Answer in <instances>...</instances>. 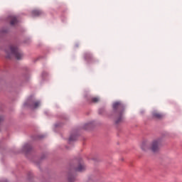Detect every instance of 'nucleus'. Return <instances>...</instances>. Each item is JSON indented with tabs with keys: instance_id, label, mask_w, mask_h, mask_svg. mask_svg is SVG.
Wrapping results in <instances>:
<instances>
[{
	"instance_id": "1",
	"label": "nucleus",
	"mask_w": 182,
	"mask_h": 182,
	"mask_svg": "<svg viewBox=\"0 0 182 182\" xmlns=\"http://www.w3.org/2000/svg\"><path fill=\"white\" fill-rule=\"evenodd\" d=\"M124 110L126 105L121 101H117L112 104V117L116 119L115 124H120L124 122Z\"/></svg>"
},
{
	"instance_id": "2",
	"label": "nucleus",
	"mask_w": 182,
	"mask_h": 182,
	"mask_svg": "<svg viewBox=\"0 0 182 182\" xmlns=\"http://www.w3.org/2000/svg\"><path fill=\"white\" fill-rule=\"evenodd\" d=\"M4 50L6 53V59H12L13 58H15L17 60H22V59H23V52H22L17 46H9L8 48H6Z\"/></svg>"
},
{
	"instance_id": "3",
	"label": "nucleus",
	"mask_w": 182,
	"mask_h": 182,
	"mask_svg": "<svg viewBox=\"0 0 182 182\" xmlns=\"http://www.w3.org/2000/svg\"><path fill=\"white\" fill-rule=\"evenodd\" d=\"M161 146V139L153 140L151 143L143 141L141 146V150L144 151H152V153H159Z\"/></svg>"
},
{
	"instance_id": "4",
	"label": "nucleus",
	"mask_w": 182,
	"mask_h": 182,
	"mask_svg": "<svg viewBox=\"0 0 182 182\" xmlns=\"http://www.w3.org/2000/svg\"><path fill=\"white\" fill-rule=\"evenodd\" d=\"M23 106L29 109H38V107L41 106V101L36 100L33 96H31L28 98L26 102H24Z\"/></svg>"
},
{
	"instance_id": "5",
	"label": "nucleus",
	"mask_w": 182,
	"mask_h": 182,
	"mask_svg": "<svg viewBox=\"0 0 182 182\" xmlns=\"http://www.w3.org/2000/svg\"><path fill=\"white\" fill-rule=\"evenodd\" d=\"M84 59L87 63H93V62H95L93 54L90 52H86L84 53Z\"/></svg>"
},
{
	"instance_id": "6",
	"label": "nucleus",
	"mask_w": 182,
	"mask_h": 182,
	"mask_svg": "<svg viewBox=\"0 0 182 182\" xmlns=\"http://www.w3.org/2000/svg\"><path fill=\"white\" fill-rule=\"evenodd\" d=\"M22 151L25 153L26 156H28L32 151V145L29 143L24 144L22 147Z\"/></svg>"
},
{
	"instance_id": "7",
	"label": "nucleus",
	"mask_w": 182,
	"mask_h": 182,
	"mask_svg": "<svg viewBox=\"0 0 182 182\" xmlns=\"http://www.w3.org/2000/svg\"><path fill=\"white\" fill-rule=\"evenodd\" d=\"M23 80L24 82H28L31 78V75L29 74V69L28 68H26V71L22 75Z\"/></svg>"
},
{
	"instance_id": "8",
	"label": "nucleus",
	"mask_w": 182,
	"mask_h": 182,
	"mask_svg": "<svg viewBox=\"0 0 182 182\" xmlns=\"http://www.w3.org/2000/svg\"><path fill=\"white\" fill-rule=\"evenodd\" d=\"M77 140V132L71 134L68 139V144H70L73 141H76Z\"/></svg>"
},
{
	"instance_id": "9",
	"label": "nucleus",
	"mask_w": 182,
	"mask_h": 182,
	"mask_svg": "<svg viewBox=\"0 0 182 182\" xmlns=\"http://www.w3.org/2000/svg\"><path fill=\"white\" fill-rule=\"evenodd\" d=\"M95 127V124L93 122H87L83 126L84 130H92Z\"/></svg>"
},
{
	"instance_id": "10",
	"label": "nucleus",
	"mask_w": 182,
	"mask_h": 182,
	"mask_svg": "<svg viewBox=\"0 0 182 182\" xmlns=\"http://www.w3.org/2000/svg\"><path fill=\"white\" fill-rule=\"evenodd\" d=\"M31 15L33 17L41 16V15H43V11H42V10H33L31 11Z\"/></svg>"
},
{
	"instance_id": "11",
	"label": "nucleus",
	"mask_w": 182,
	"mask_h": 182,
	"mask_svg": "<svg viewBox=\"0 0 182 182\" xmlns=\"http://www.w3.org/2000/svg\"><path fill=\"white\" fill-rule=\"evenodd\" d=\"M9 19H11L10 24L11 26H14V25H16V23H18V17L15 16H10Z\"/></svg>"
},
{
	"instance_id": "12",
	"label": "nucleus",
	"mask_w": 182,
	"mask_h": 182,
	"mask_svg": "<svg viewBox=\"0 0 182 182\" xmlns=\"http://www.w3.org/2000/svg\"><path fill=\"white\" fill-rule=\"evenodd\" d=\"M86 170V166L82 164H80L77 168H75V171H78L79 173H82Z\"/></svg>"
},
{
	"instance_id": "13",
	"label": "nucleus",
	"mask_w": 182,
	"mask_h": 182,
	"mask_svg": "<svg viewBox=\"0 0 182 182\" xmlns=\"http://www.w3.org/2000/svg\"><path fill=\"white\" fill-rule=\"evenodd\" d=\"M68 182H75L76 181V175L75 173L70 172L68 177Z\"/></svg>"
},
{
	"instance_id": "14",
	"label": "nucleus",
	"mask_w": 182,
	"mask_h": 182,
	"mask_svg": "<svg viewBox=\"0 0 182 182\" xmlns=\"http://www.w3.org/2000/svg\"><path fill=\"white\" fill-rule=\"evenodd\" d=\"M90 103H99L100 102V97H91L90 100H88Z\"/></svg>"
},
{
	"instance_id": "15",
	"label": "nucleus",
	"mask_w": 182,
	"mask_h": 182,
	"mask_svg": "<svg viewBox=\"0 0 182 182\" xmlns=\"http://www.w3.org/2000/svg\"><path fill=\"white\" fill-rule=\"evenodd\" d=\"M152 116L153 117H154L155 119H162L163 117V114L157 112L156 111H154L152 112Z\"/></svg>"
},
{
	"instance_id": "16",
	"label": "nucleus",
	"mask_w": 182,
	"mask_h": 182,
	"mask_svg": "<svg viewBox=\"0 0 182 182\" xmlns=\"http://www.w3.org/2000/svg\"><path fill=\"white\" fill-rule=\"evenodd\" d=\"M44 137H46V135H45V134L36 135L34 137V140H39V139H44Z\"/></svg>"
},
{
	"instance_id": "17",
	"label": "nucleus",
	"mask_w": 182,
	"mask_h": 182,
	"mask_svg": "<svg viewBox=\"0 0 182 182\" xmlns=\"http://www.w3.org/2000/svg\"><path fill=\"white\" fill-rule=\"evenodd\" d=\"M5 33H8V29L4 28L1 30L0 35H5Z\"/></svg>"
},
{
	"instance_id": "18",
	"label": "nucleus",
	"mask_w": 182,
	"mask_h": 182,
	"mask_svg": "<svg viewBox=\"0 0 182 182\" xmlns=\"http://www.w3.org/2000/svg\"><path fill=\"white\" fill-rule=\"evenodd\" d=\"M105 108H100V109L98 110V114H103V113H105Z\"/></svg>"
},
{
	"instance_id": "19",
	"label": "nucleus",
	"mask_w": 182,
	"mask_h": 182,
	"mask_svg": "<svg viewBox=\"0 0 182 182\" xmlns=\"http://www.w3.org/2000/svg\"><path fill=\"white\" fill-rule=\"evenodd\" d=\"M62 126H63V124L60 123V122H58L55 124V127L58 128V127H62Z\"/></svg>"
},
{
	"instance_id": "20",
	"label": "nucleus",
	"mask_w": 182,
	"mask_h": 182,
	"mask_svg": "<svg viewBox=\"0 0 182 182\" xmlns=\"http://www.w3.org/2000/svg\"><path fill=\"white\" fill-rule=\"evenodd\" d=\"M48 155L46 154H43L41 156V160H45V158Z\"/></svg>"
},
{
	"instance_id": "21",
	"label": "nucleus",
	"mask_w": 182,
	"mask_h": 182,
	"mask_svg": "<svg viewBox=\"0 0 182 182\" xmlns=\"http://www.w3.org/2000/svg\"><path fill=\"white\" fill-rule=\"evenodd\" d=\"M47 75H48V73L43 71V72L42 73L41 76H42L43 78H45Z\"/></svg>"
},
{
	"instance_id": "22",
	"label": "nucleus",
	"mask_w": 182,
	"mask_h": 182,
	"mask_svg": "<svg viewBox=\"0 0 182 182\" xmlns=\"http://www.w3.org/2000/svg\"><path fill=\"white\" fill-rule=\"evenodd\" d=\"M4 122V117L0 116V123Z\"/></svg>"
},
{
	"instance_id": "23",
	"label": "nucleus",
	"mask_w": 182,
	"mask_h": 182,
	"mask_svg": "<svg viewBox=\"0 0 182 182\" xmlns=\"http://www.w3.org/2000/svg\"><path fill=\"white\" fill-rule=\"evenodd\" d=\"M144 112H145V111H144V109H141V110L140 111V114H144Z\"/></svg>"
},
{
	"instance_id": "24",
	"label": "nucleus",
	"mask_w": 182,
	"mask_h": 182,
	"mask_svg": "<svg viewBox=\"0 0 182 182\" xmlns=\"http://www.w3.org/2000/svg\"><path fill=\"white\" fill-rule=\"evenodd\" d=\"M45 114H46V116H48V115L49 114V112L46 111V112H45Z\"/></svg>"
},
{
	"instance_id": "25",
	"label": "nucleus",
	"mask_w": 182,
	"mask_h": 182,
	"mask_svg": "<svg viewBox=\"0 0 182 182\" xmlns=\"http://www.w3.org/2000/svg\"><path fill=\"white\" fill-rule=\"evenodd\" d=\"M75 48H79V44H75Z\"/></svg>"
},
{
	"instance_id": "26",
	"label": "nucleus",
	"mask_w": 182,
	"mask_h": 182,
	"mask_svg": "<svg viewBox=\"0 0 182 182\" xmlns=\"http://www.w3.org/2000/svg\"><path fill=\"white\" fill-rule=\"evenodd\" d=\"M61 117H62V119H66V117H65V116H62Z\"/></svg>"
}]
</instances>
